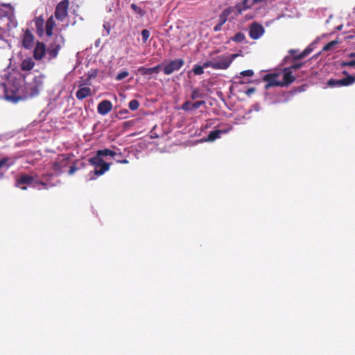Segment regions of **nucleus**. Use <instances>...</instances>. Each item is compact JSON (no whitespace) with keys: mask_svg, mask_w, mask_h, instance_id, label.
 I'll list each match as a JSON object with an SVG mask.
<instances>
[{"mask_svg":"<svg viewBox=\"0 0 355 355\" xmlns=\"http://www.w3.org/2000/svg\"><path fill=\"white\" fill-rule=\"evenodd\" d=\"M45 76L44 75H39L33 79L26 87V92L28 95L33 98L37 96L41 90L44 89V81Z\"/></svg>","mask_w":355,"mask_h":355,"instance_id":"1","label":"nucleus"},{"mask_svg":"<svg viewBox=\"0 0 355 355\" xmlns=\"http://www.w3.org/2000/svg\"><path fill=\"white\" fill-rule=\"evenodd\" d=\"M64 43V37L62 35H55L54 40L49 44L46 49V53L49 60L55 58L61 49L62 44Z\"/></svg>","mask_w":355,"mask_h":355,"instance_id":"2","label":"nucleus"},{"mask_svg":"<svg viewBox=\"0 0 355 355\" xmlns=\"http://www.w3.org/2000/svg\"><path fill=\"white\" fill-rule=\"evenodd\" d=\"M237 53L229 55H221L214 58V69H227L233 60L238 56Z\"/></svg>","mask_w":355,"mask_h":355,"instance_id":"3","label":"nucleus"},{"mask_svg":"<svg viewBox=\"0 0 355 355\" xmlns=\"http://www.w3.org/2000/svg\"><path fill=\"white\" fill-rule=\"evenodd\" d=\"M343 74L346 77L340 80L331 78L327 81V85L330 87H347L355 83V76L349 75L347 71H343Z\"/></svg>","mask_w":355,"mask_h":355,"instance_id":"4","label":"nucleus"},{"mask_svg":"<svg viewBox=\"0 0 355 355\" xmlns=\"http://www.w3.org/2000/svg\"><path fill=\"white\" fill-rule=\"evenodd\" d=\"M37 175H32L26 173H21L20 175L16 179L15 187L21 189V190H26V185H35Z\"/></svg>","mask_w":355,"mask_h":355,"instance_id":"5","label":"nucleus"},{"mask_svg":"<svg viewBox=\"0 0 355 355\" xmlns=\"http://www.w3.org/2000/svg\"><path fill=\"white\" fill-rule=\"evenodd\" d=\"M69 6V0H62L58 3L54 12L58 20L62 21L68 16Z\"/></svg>","mask_w":355,"mask_h":355,"instance_id":"6","label":"nucleus"},{"mask_svg":"<svg viewBox=\"0 0 355 355\" xmlns=\"http://www.w3.org/2000/svg\"><path fill=\"white\" fill-rule=\"evenodd\" d=\"M184 64V61L182 58L175 59L169 61L167 64L162 66L163 71L165 75H170L174 71L180 69Z\"/></svg>","mask_w":355,"mask_h":355,"instance_id":"7","label":"nucleus"},{"mask_svg":"<svg viewBox=\"0 0 355 355\" xmlns=\"http://www.w3.org/2000/svg\"><path fill=\"white\" fill-rule=\"evenodd\" d=\"M35 37L28 28L24 31L21 39V46L25 49H31L34 44Z\"/></svg>","mask_w":355,"mask_h":355,"instance_id":"8","label":"nucleus"},{"mask_svg":"<svg viewBox=\"0 0 355 355\" xmlns=\"http://www.w3.org/2000/svg\"><path fill=\"white\" fill-rule=\"evenodd\" d=\"M264 33V28L262 25L253 23L249 30V35L253 40L259 39Z\"/></svg>","mask_w":355,"mask_h":355,"instance_id":"9","label":"nucleus"},{"mask_svg":"<svg viewBox=\"0 0 355 355\" xmlns=\"http://www.w3.org/2000/svg\"><path fill=\"white\" fill-rule=\"evenodd\" d=\"M69 157V155H60L53 164V170L58 174H60L62 172V167L64 166Z\"/></svg>","mask_w":355,"mask_h":355,"instance_id":"10","label":"nucleus"},{"mask_svg":"<svg viewBox=\"0 0 355 355\" xmlns=\"http://www.w3.org/2000/svg\"><path fill=\"white\" fill-rule=\"evenodd\" d=\"M282 73L283 80L281 81L282 87H287L295 80L296 78L293 75V71L288 67L284 68Z\"/></svg>","mask_w":355,"mask_h":355,"instance_id":"11","label":"nucleus"},{"mask_svg":"<svg viewBox=\"0 0 355 355\" xmlns=\"http://www.w3.org/2000/svg\"><path fill=\"white\" fill-rule=\"evenodd\" d=\"M164 63L157 64L153 67L147 68L145 67H139L137 69L138 72L142 76H151L153 74H158L162 69Z\"/></svg>","mask_w":355,"mask_h":355,"instance_id":"12","label":"nucleus"},{"mask_svg":"<svg viewBox=\"0 0 355 355\" xmlns=\"http://www.w3.org/2000/svg\"><path fill=\"white\" fill-rule=\"evenodd\" d=\"M278 76H279V73H277L266 74L263 76V80L268 83L266 87L268 88L269 87H274V86L282 87L281 81L277 80Z\"/></svg>","mask_w":355,"mask_h":355,"instance_id":"13","label":"nucleus"},{"mask_svg":"<svg viewBox=\"0 0 355 355\" xmlns=\"http://www.w3.org/2000/svg\"><path fill=\"white\" fill-rule=\"evenodd\" d=\"M46 53V48L43 42H37L33 51V58L36 60H41Z\"/></svg>","mask_w":355,"mask_h":355,"instance_id":"14","label":"nucleus"},{"mask_svg":"<svg viewBox=\"0 0 355 355\" xmlns=\"http://www.w3.org/2000/svg\"><path fill=\"white\" fill-rule=\"evenodd\" d=\"M112 109V103L108 100H103L100 102L97 107L98 113L101 115H106Z\"/></svg>","mask_w":355,"mask_h":355,"instance_id":"15","label":"nucleus"},{"mask_svg":"<svg viewBox=\"0 0 355 355\" xmlns=\"http://www.w3.org/2000/svg\"><path fill=\"white\" fill-rule=\"evenodd\" d=\"M92 92L90 87H83V85L78 87V89L76 92V96L78 100H83L90 96Z\"/></svg>","mask_w":355,"mask_h":355,"instance_id":"16","label":"nucleus"},{"mask_svg":"<svg viewBox=\"0 0 355 355\" xmlns=\"http://www.w3.org/2000/svg\"><path fill=\"white\" fill-rule=\"evenodd\" d=\"M205 103V102L204 101H199L194 103H191V101H188L182 105V109L185 111L195 110L198 109Z\"/></svg>","mask_w":355,"mask_h":355,"instance_id":"17","label":"nucleus"},{"mask_svg":"<svg viewBox=\"0 0 355 355\" xmlns=\"http://www.w3.org/2000/svg\"><path fill=\"white\" fill-rule=\"evenodd\" d=\"M312 46V44L309 45L302 52L297 55H294L292 58L286 57V60H291V61L302 60L313 51V48Z\"/></svg>","mask_w":355,"mask_h":355,"instance_id":"18","label":"nucleus"},{"mask_svg":"<svg viewBox=\"0 0 355 355\" xmlns=\"http://www.w3.org/2000/svg\"><path fill=\"white\" fill-rule=\"evenodd\" d=\"M9 158L3 157L0 159V178H2L5 172L12 166V163H8Z\"/></svg>","mask_w":355,"mask_h":355,"instance_id":"19","label":"nucleus"},{"mask_svg":"<svg viewBox=\"0 0 355 355\" xmlns=\"http://www.w3.org/2000/svg\"><path fill=\"white\" fill-rule=\"evenodd\" d=\"M234 8L229 7L224 9L219 15L218 23L223 25L227 21L229 15L233 12Z\"/></svg>","mask_w":355,"mask_h":355,"instance_id":"20","label":"nucleus"},{"mask_svg":"<svg viewBox=\"0 0 355 355\" xmlns=\"http://www.w3.org/2000/svg\"><path fill=\"white\" fill-rule=\"evenodd\" d=\"M35 25L37 30V33L39 36H42L44 33V20L42 16L35 18Z\"/></svg>","mask_w":355,"mask_h":355,"instance_id":"21","label":"nucleus"},{"mask_svg":"<svg viewBox=\"0 0 355 355\" xmlns=\"http://www.w3.org/2000/svg\"><path fill=\"white\" fill-rule=\"evenodd\" d=\"M55 26V22L53 16H51L46 22L45 32L49 37L53 35V28Z\"/></svg>","mask_w":355,"mask_h":355,"instance_id":"22","label":"nucleus"},{"mask_svg":"<svg viewBox=\"0 0 355 355\" xmlns=\"http://www.w3.org/2000/svg\"><path fill=\"white\" fill-rule=\"evenodd\" d=\"M89 162L90 164L94 166L95 168H98L100 165L106 163L103 159L101 155H98V151H96V155L93 157L89 159Z\"/></svg>","mask_w":355,"mask_h":355,"instance_id":"23","label":"nucleus"},{"mask_svg":"<svg viewBox=\"0 0 355 355\" xmlns=\"http://www.w3.org/2000/svg\"><path fill=\"white\" fill-rule=\"evenodd\" d=\"M35 66V62L31 58L24 59L21 63V69L23 71H30Z\"/></svg>","mask_w":355,"mask_h":355,"instance_id":"24","label":"nucleus"},{"mask_svg":"<svg viewBox=\"0 0 355 355\" xmlns=\"http://www.w3.org/2000/svg\"><path fill=\"white\" fill-rule=\"evenodd\" d=\"M110 167V164L106 162L105 164H103L102 165H100L98 166V168H95L94 171V173L96 176L102 175L106 171H109Z\"/></svg>","mask_w":355,"mask_h":355,"instance_id":"25","label":"nucleus"},{"mask_svg":"<svg viewBox=\"0 0 355 355\" xmlns=\"http://www.w3.org/2000/svg\"><path fill=\"white\" fill-rule=\"evenodd\" d=\"M5 98L11 102L17 103L22 98L19 96L16 95L12 91L10 92L8 89H6L5 90Z\"/></svg>","mask_w":355,"mask_h":355,"instance_id":"26","label":"nucleus"},{"mask_svg":"<svg viewBox=\"0 0 355 355\" xmlns=\"http://www.w3.org/2000/svg\"><path fill=\"white\" fill-rule=\"evenodd\" d=\"M223 132L220 130H215L211 131L209 132V134L208 135L206 141H213L216 140V139L219 138L220 137V135Z\"/></svg>","mask_w":355,"mask_h":355,"instance_id":"27","label":"nucleus"},{"mask_svg":"<svg viewBox=\"0 0 355 355\" xmlns=\"http://www.w3.org/2000/svg\"><path fill=\"white\" fill-rule=\"evenodd\" d=\"M97 151H98V155H101L102 157L110 156V157H114V156L117 155V153L115 151L112 150L108 148H104V149L98 150Z\"/></svg>","mask_w":355,"mask_h":355,"instance_id":"28","label":"nucleus"},{"mask_svg":"<svg viewBox=\"0 0 355 355\" xmlns=\"http://www.w3.org/2000/svg\"><path fill=\"white\" fill-rule=\"evenodd\" d=\"M284 60L286 62H293V64H291V66H290L289 67H288V69H290L292 71L293 70H297V69H299L300 68H302V67H304L306 64L305 62H295V60L294 61H291V60H286V58H284Z\"/></svg>","mask_w":355,"mask_h":355,"instance_id":"29","label":"nucleus"},{"mask_svg":"<svg viewBox=\"0 0 355 355\" xmlns=\"http://www.w3.org/2000/svg\"><path fill=\"white\" fill-rule=\"evenodd\" d=\"M37 185H42L44 189H47L49 187H53L55 186V184L47 182L44 180H40L36 178L35 185L33 187H36Z\"/></svg>","mask_w":355,"mask_h":355,"instance_id":"30","label":"nucleus"},{"mask_svg":"<svg viewBox=\"0 0 355 355\" xmlns=\"http://www.w3.org/2000/svg\"><path fill=\"white\" fill-rule=\"evenodd\" d=\"M130 8L135 12L139 15L141 17H143L146 15V11L140 7L137 6L135 3H132Z\"/></svg>","mask_w":355,"mask_h":355,"instance_id":"31","label":"nucleus"},{"mask_svg":"<svg viewBox=\"0 0 355 355\" xmlns=\"http://www.w3.org/2000/svg\"><path fill=\"white\" fill-rule=\"evenodd\" d=\"M245 39V35L241 32H239L232 38V40L235 42H242Z\"/></svg>","mask_w":355,"mask_h":355,"instance_id":"32","label":"nucleus"},{"mask_svg":"<svg viewBox=\"0 0 355 355\" xmlns=\"http://www.w3.org/2000/svg\"><path fill=\"white\" fill-rule=\"evenodd\" d=\"M139 107V103L137 100L133 99L129 102L128 107L130 110H137Z\"/></svg>","mask_w":355,"mask_h":355,"instance_id":"33","label":"nucleus"},{"mask_svg":"<svg viewBox=\"0 0 355 355\" xmlns=\"http://www.w3.org/2000/svg\"><path fill=\"white\" fill-rule=\"evenodd\" d=\"M201 97H202V94L200 92V90L198 88H194L192 90V93L191 95V99L195 100L198 98H201Z\"/></svg>","mask_w":355,"mask_h":355,"instance_id":"34","label":"nucleus"},{"mask_svg":"<svg viewBox=\"0 0 355 355\" xmlns=\"http://www.w3.org/2000/svg\"><path fill=\"white\" fill-rule=\"evenodd\" d=\"M338 44V42L337 40H333V41L327 43L325 46H324V47L322 48V51H329Z\"/></svg>","mask_w":355,"mask_h":355,"instance_id":"35","label":"nucleus"},{"mask_svg":"<svg viewBox=\"0 0 355 355\" xmlns=\"http://www.w3.org/2000/svg\"><path fill=\"white\" fill-rule=\"evenodd\" d=\"M204 67L202 66L196 65L193 68V71L195 75H202L204 73Z\"/></svg>","mask_w":355,"mask_h":355,"instance_id":"36","label":"nucleus"},{"mask_svg":"<svg viewBox=\"0 0 355 355\" xmlns=\"http://www.w3.org/2000/svg\"><path fill=\"white\" fill-rule=\"evenodd\" d=\"M129 75V73L128 71H123L121 72H119L116 76V80H118V81H120V80H122L123 79L125 78L126 77H128Z\"/></svg>","mask_w":355,"mask_h":355,"instance_id":"37","label":"nucleus"},{"mask_svg":"<svg viewBox=\"0 0 355 355\" xmlns=\"http://www.w3.org/2000/svg\"><path fill=\"white\" fill-rule=\"evenodd\" d=\"M150 31L147 29H144L141 31V36L143 43H146L150 37Z\"/></svg>","mask_w":355,"mask_h":355,"instance_id":"38","label":"nucleus"},{"mask_svg":"<svg viewBox=\"0 0 355 355\" xmlns=\"http://www.w3.org/2000/svg\"><path fill=\"white\" fill-rule=\"evenodd\" d=\"M341 67H355V60H349V61H343L340 62Z\"/></svg>","mask_w":355,"mask_h":355,"instance_id":"39","label":"nucleus"},{"mask_svg":"<svg viewBox=\"0 0 355 355\" xmlns=\"http://www.w3.org/2000/svg\"><path fill=\"white\" fill-rule=\"evenodd\" d=\"M202 67L204 68L211 67L214 69V59L204 62Z\"/></svg>","mask_w":355,"mask_h":355,"instance_id":"40","label":"nucleus"},{"mask_svg":"<svg viewBox=\"0 0 355 355\" xmlns=\"http://www.w3.org/2000/svg\"><path fill=\"white\" fill-rule=\"evenodd\" d=\"M240 74L242 76L251 77V76H252L254 75V71L252 69H248V70H245V71H241L240 73Z\"/></svg>","mask_w":355,"mask_h":355,"instance_id":"41","label":"nucleus"},{"mask_svg":"<svg viewBox=\"0 0 355 355\" xmlns=\"http://www.w3.org/2000/svg\"><path fill=\"white\" fill-rule=\"evenodd\" d=\"M53 176L52 173H45L42 175V178L44 181L49 182L50 179Z\"/></svg>","mask_w":355,"mask_h":355,"instance_id":"42","label":"nucleus"},{"mask_svg":"<svg viewBox=\"0 0 355 355\" xmlns=\"http://www.w3.org/2000/svg\"><path fill=\"white\" fill-rule=\"evenodd\" d=\"M78 170V168L76 166V165H73L70 166L69 170V174L70 175H73L76 171Z\"/></svg>","mask_w":355,"mask_h":355,"instance_id":"43","label":"nucleus"},{"mask_svg":"<svg viewBox=\"0 0 355 355\" xmlns=\"http://www.w3.org/2000/svg\"><path fill=\"white\" fill-rule=\"evenodd\" d=\"M299 51L298 49H290L288 51V53L292 55V57H290L288 56L290 58H292L294 55H298L299 53H297V52Z\"/></svg>","mask_w":355,"mask_h":355,"instance_id":"44","label":"nucleus"},{"mask_svg":"<svg viewBox=\"0 0 355 355\" xmlns=\"http://www.w3.org/2000/svg\"><path fill=\"white\" fill-rule=\"evenodd\" d=\"M249 0H243V5L244 10H247L251 8V6L248 5Z\"/></svg>","mask_w":355,"mask_h":355,"instance_id":"45","label":"nucleus"},{"mask_svg":"<svg viewBox=\"0 0 355 355\" xmlns=\"http://www.w3.org/2000/svg\"><path fill=\"white\" fill-rule=\"evenodd\" d=\"M222 26L223 25L220 24V23H218L214 27V31L215 32H218V31H220L222 28Z\"/></svg>","mask_w":355,"mask_h":355,"instance_id":"46","label":"nucleus"},{"mask_svg":"<svg viewBox=\"0 0 355 355\" xmlns=\"http://www.w3.org/2000/svg\"><path fill=\"white\" fill-rule=\"evenodd\" d=\"M103 27H104L105 29H106L107 34L109 35L110 32V24H107V23L104 24Z\"/></svg>","mask_w":355,"mask_h":355,"instance_id":"47","label":"nucleus"},{"mask_svg":"<svg viewBox=\"0 0 355 355\" xmlns=\"http://www.w3.org/2000/svg\"><path fill=\"white\" fill-rule=\"evenodd\" d=\"M97 75L96 71H92L88 74V79H92V78H95Z\"/></svg>","mask_w":355,"mask_h":355,"instance_id":"48","label":"nucleus"},{"mask_svg":"<svg viewBox=\"0 0 355 355\" xmlns=\"http://www.w3.org/2000/svg\"><path fill=\"white\" fill-rule=\"evenodd\" d=\"M116 162L120 163V164H128L129 163L128 160L126 159H121V160H116Z\"/></svg>","mask_w":355,"mask_h":355,"instance_id":"49","label":"nucleus"},{"mask_svg":"<svg viewBox=\"0 0 355 355\" xmlns=\"http://www.w3.org/2000/svg\"><path fill=\"white\" fill-rule=\"evenodd\" d=\"M255 92V89L254 88H249L247 92H246V94L250 95V94L253 93Z\"/></svg>","mask_w":355,"mask_h":355,"instance_id":"50","label":"nucleus"},{"mask_svg":"<svg viewBox=\"0 0 355 355\" xmlns=\"http://www.w3.org/2000/svg\"><path fill=\"white\" fill-rule=\"evenodd\" d=\"M348 57L349 58H355V52H353V53H350L349 55H348Z\"/></svg>","mask_w":355,"mask_h":355,"instance_id":"51","label":"nucleus"},{"mask_svg":"<svg viewBox=\"0 0 355 355\" xmlns=\"http://www.w3.org/2000/svg\"><path fill=\"white\" fill-rule=\"evenodd\" d=\"M3 10L0 8V17L2 16V13H3Z\"/></svg>","mask_w":355,"mask_h":355,"instance_id":"52","label":"nucleus"}]
</instances>
